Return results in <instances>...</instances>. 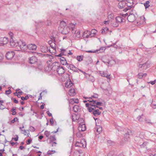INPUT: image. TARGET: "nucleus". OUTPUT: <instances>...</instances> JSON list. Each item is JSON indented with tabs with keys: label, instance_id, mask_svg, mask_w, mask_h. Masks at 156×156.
<instances>
[{
	"label": "nucleus",
	"instance_id": "obj_1",
	"mask_svg": "<svg viewBox=\"0 0 156 156\" xmlns=\"http://www.w3.org/2000/svg\"><path fill=\"white\" fill-rule=\"evenodd\" d=\"M88 101L89 102L88 103L85 104V105L87 107V108L88 111L91 112L95 109L96 106L95 104L96 103V100L92 99L91 100H88Z\"/></svg>",
	"mask_w": 156,
	"mask_h": 156
},
{
	"label": "nucleus",
	"instance_id": "obj_2",
	"mask_svg": "<svg viewBox=\"0 0 156 156\" xmlns=\"http://www.w3.org/2000/svg\"><path fill=\"white\" fill-rule=\"evenodd\" d=\"M17 50L16 51H24L27 49V45L26 43L23 41H19V44L17 46Z\"/></svg>",
	"mask_w": 156,
	"mask_h": 156
},
{
	"label": "nucleus",
	"instance_id": "obj_3",
	"mask_svg": "<svg viewBox=\"0 0 156 156\" xmlns=\"http://www.w3.org/2000/svg\"><path fill=\"white\" fill-rule=\"evenodd\" d=\"M128 2H120L118 5V7L120 9H122L125 7L126 6L127 7L126 8V9L124 10L125 12L127 10L129 9L130 8V6L129 5Z\"/></svg>",
	"mask_w": 156,
	"mask_h": 156
},
{
	"label": "nucleus",
	"instance_id": "obj_4",
	"mask_svg": "<svg viewBox=\"0 0 156 156\" xmlns=\"http://www.w3.org/2000/svg\"><path fill=\"white\" fill-rule=\"evenodd\" d=\"M59 66L58 63L57 62H54L51 65H49V68H50L51 70L54 71V73L52 75L55 77H56L55 74L56 73V70H57Z\"/></svg>",
	"mask_w": 156,
	"mask_h": 156
},
{
	"label": "nucleus",
	"instance_id": "obj_5",
	"mask_svg": "<svg viewBox=\"0 0 156 156\" xmlns=\"http://www.w3.org/2000/svg\"><path fill=\"white\" fill-rule=\"evenodd\" d=\"M51 38V40H49V47H51V49L53 50L52 53H55L56 44H55L54 37L52 36V37Z\"/></svg>",
	"mask_w": 156,
	"mask_h": 156
},
{
	"label": "nucleus",
	"instance_id": "obj_6",
	"mask_svg": "<svg viewBox=\"0 0 156 156\" xmlns=\"http://www.w3.org/2000/svg\"><path fill=\"white\" fill-rule=\"evenodd\" d=\"M37 59V58L34 56L31 57L29 60V62L31 64H34L35 67H37L38 66Z\"/></svg>",
	"mask_w": 156,
	"mask_h": 156
},
{
	"label": "nucleus",
	"instance_id": "obj_7",
	"mask_svg": "<svg viewBox=\"0 0 156 156\" xmlns=\"http://www.w3.org/2000/svg\"><path fill=\"white\" fill-rule=\"evenodd\" d=\"M61 33L63 34H68L70 31V27L69 25L68 26H66L65 27L59 29Z\"/></svg>",
	"mask_w": 156,
	"mask_h": 156
},
{
	"label": "nucleus",
	"instance_id": "obj_8",
	"mask_svg": "<svg viewBox=\"0 0 156 156\" xmlns=\"http://www.w3.org/2000/svg\"><path fill=\"white\" fill-rule=\"evenodd\" d=\"M15 55L13 51H8L6 54V57L8 60H11L13 58Z\"/></svg>",
	"mask_w": 156,
	"mask_h": 156
},
{
	"label": "nucleus",
	"instance_id": "obj_9",
	"mask_svg": "<svg viewBox=\"0 0 156 156\" xmlns=\"http://www.w3.org/2000/svg\"><path fill=\"white\" fill-rule=\"evenodd\" d=\"M10 43L12 47H16L17 48L19 43V41H18L16 40H14L13 39H10Z\"/></svg>",
	"mask_w": 156,
	"mask_h": 156
},
{
	"label": "nucleus",
	"instance_id": "obj_10",
	"mask_svg": "<svg viewBox=\"0 0 156 156\" xmlns=\"http://www.w3.org/2000/svg\"><path fill=\"white\" fill-rule=\"evenodd\" d=\"M132 135V133L131 131L129 129L127 133L124 135V137L125 140L128 141L130 137Z\"/></svg>",
	"mask_w": 156,
	"mask_h": 156
},
{
	"label": "nucleus",
	"instance_id": "obj_11",
	"mask_svg": "<svg viewBox=\"0 0 156 156\" xmlns=\"http://www.w3.org/2000/svg\"><path fill=\"white\" fill-rule=\"evenodd\" d=\"M127 18L128 21L131 22H134L136 20L135 15L132 13H129Z\"/></svg>",
	"mask_w": 156,
	"mask_h": 156
},
{
	"label": "nucleus",
	"instance_id": "obj_12",
	"mask_svg": "<svg viewBox=\"0 0 156 156\" xmlns=\"http://www.w3.org/2000/svg\"><path fill=\"white\" fill-rule=\"evenodd\" d=\"M65 70L62 66H59L57 70H56L59 76L62 75L65 72Z\"/></svg>",
	"mask_w": 156,
	"mask_h": 156
},
{
	"label": "nucleus",
	"instance_id": "obj_13",
	"mask_svg": "<svg viewBox=\"0 0 156 156\" xmlns=\"http://www.w3.org/2000/svg\"><path fill=\"white\" fill-rule=\"evenodd\" d=\"M0 41L1 44L4 45L8 43L9 41V40L7 37H4L1 38Z\"/></svg>",
	"mask_w": 156,
	"mask_h": 156
},
{
	"label": "nucleus",
	"instance_id": "obj_14",
	"mask_svg": "<svg viewBox=\"0 0 156 156\" xmlns=\"http://www.w3.org/2000/svg\"><path fill=\"white\" fill-rule=\"evenodd\" d=\"M78 130L80 132L86 130L85 125L84 124H80L78 127Z\"/></svg>",
	"mask_w": 156,
	"mask_h": 156
},
{
	"label": "nucleus",
	"instance_id": "obj_15",
	"mask_svg": "<svg viewBox=\"0 0 156 156\" xmlns=\"http://www.w3.org/2000/svg\"><path fill=\"white\" fill-rule=\"evenodd\" d=\"M49 139H50V140L51 142H52V146H56L57 143L55 142H54V141L56 140V138L55 137V136H51L49 137Z\"/></svg>",
	"mask_w": 156,
	"mask_h": 156
},
{
	"label": "nucleus",
	"instance_id": "obj_16",
	"mask_svg": "<svg viewBox=\"0 0 156 156\" xmlns=\"http://www.w3.org/2000/svg\"><path fill=\"white\" fill-rule=\"evenodd\" d=\"M27 48L30 50H34L36 49L37 47L36 45L31 44H29L28 46L27 45Z\"/></svg>",
	"mask_w": 156,
	"mask_h": 156
},
{
	"label": "nucleus",
	"instance_id": "obj_17",
	"mask_svg": "<svg viewBox=\"0 0 156 156\" xmlns=\"http://www.w3.org/2000/svg\"><path fill=\"white\" fill-rule=\"evenodd\" d=\"M75 24L70 23L69 24V27H70V30H71L73 34H76V31L75 28Z\"/></svg>",
	"mask_w": 156,
	"mask_h": 156
},
{
	"label": "nucleus",
	"instance_id": "obj_18",
	"mask_svg": "<svg viewBox=\"0 0 156 156\" xmlns=\"http://www.w3.org/2000/svg\"><path fill=\"white\" fill-rule=\"evenodd\" d=\"M116 21L119 23L124 22L125 21V19L123 18L122 16H118L116 18Z\"/></svg>",
	"mask_w": 156,
	"mask_h": 156
},
{
	"label": "nucleus",
	"instance_id": "obj_19",
	"mask_svg": "<svg viewBox=\"0 0 156 156\" xmlns=\"http://www.w3.org/2000/svg\"><path fill=\"white\" fill-rule=\"evenodd\" d=\"M73 84L70 79L67 81L65 83V87L67 88H70L72 86Z\"/></svg>",
	"mask_w": 156,
	"mask_h": 156
},
{
	"label": "nucleus",
	"instance_id": "obj_20",
	"mask_svg": "<svg viewBox=\"0 0 156 156\" xmlns=\"http://www.w3.org/2000/svg\"><path fill=\"white\" fill-rule=\"evenodd\" d=\"M96 108H95V109L92 112L93 115L95 116L100 115L101 114V112H100L98 109H96Z\"/></svg>",
	"mask_w": 156,
	"mask_h": 156
},
{
	"label": "nucleus",
	"instance_id": "obj_21",
	"mask_svg": "<svg viewBox=\"0 0 156 156\" xmlns=\"http://www.w3.org/2000/svg\"><path fill=\"white\" fill-rule=\"evenodd\" d=\"M99 73L101 76L106 77L108 79L109 78L110 75L107 74L105 72L100 71Z\"/></svg>",
	"mask_w": 156,
	"mask_h": 156
},
{
	"label": "nucleus",
	"instance_id": "obj_22",
	"mask_svg": "<svg viewBox=\"0 0 156 156\" xmlns=\"http://www.w3.org/2000/svg\"><path fill=\"white\" fill-rule=\"evenodd\" d=\"M68 94L70 96H74L76 94L75 90L73 89H70L69 91Z\"/></svg>",
	"mask_w": 156,
	"mask_h": 156
},
{
	"label": "nucleus",
	"instance_id": "obj_23",
	"mask_svg": "<svg viewBox=\"0 0 156 156\" xmlns=\"http://www.w3.org/2000/svg\"><path fill=\"white\" fill-rule=\"evenodd\" d=\"M72 118L73 121H76L79 118V117L76 114L73 113L72 114Z\"/></svg>",
	"mask_w": 156,
	"mask_h": 156
},
{
	"label": "nucleus",
	"instance_id": "obj_24",
	"mask_svg": "<svg viewBox=\"0 0 156 156\" xmlns=\"http://www.w3.org/2000/svg\"><path fill=\"white\" fill-rule=\"evenodd\" d=\"M66 27V23L64 21H62L60 22V27H59V29H61V28H63Z\"/></svg>",
	"mask_w": 156,
	"mask_h": 156
},
{
	"label": "nucleus",
	"instance_id": "obj_25",
	"mask_svg": "<svg viewBox=\"0 0 156 156\" xmlns=\"http://www.w3.org/2000/svg\"><path fill=\"white\" fill-rule=\"evenodd\" d=\"M143 69L144 70L146 69L147 68L149 67L150 64L149 62H146L143 64Z\"/></svg>",
	"mask_w": 156,
	"mask_h": 156
},
{
	"label": "nucleus",
	"instance_id": "obj_26",
	"mask_svg": "<svg viewBox=\"0 0 156 156\" xmlns=\"http://www.w3.org/2000/svg\"><path fill=\"white\" fill-rule=\"evenodd\" d=\"M41 50L42 52L46 53L48 51V47L47 46H42L41 48Z\"/></svg>",
	"mask_w": 156,
	"mask_h": 156
},
{
	"label": "nucleus",
	"instance_id": "obj_27",
	"mask_svg": "<svg viewBox=\"0 0 156 156\" xmlns=\"http://www.w3.org/2000/svg\"><path fill=\"white\" fill-rule=\"evenodd\" d=\"M95 129L96 130V131L97 133L100 134L102 131V128L100 126H97L95 128Z\"/></svg>",
	"mask_w": 156,
	"mask_h": 156
},
{
	"label": "nucleus",
	"instance_id": "obj_28",
	"mask_svg": "<svg viewBox=\"0 0 156 156\" xmlns=\"http://www.w3.org/2000/svg\"><path fill=\"white\" fill-rule=\"evenodd\" d=\"M61 63L63 65H66L67 64V62L66 58L63 57H62L60 58Z\"/></svg>",
	"mask_w": 156,
	"mask_h": 156
},
{
	"label": "nucleus",
	"instance_id": "obj_29",
	"mask_svg": "<svg viewBox=\"0 0 156 156\" xmlns=\"http://www.w3.org/2000/svg\"><path fill=\"white\" fill-rule=\"evenodd\" d=\"M73 109L74 112H77L80 110V108L78 105H76L73 107Z\"/></svg>",
	"mask_w": 156,
	"mask_h": 156
},
{
	"label": "nucleus",
	"instance_id": "obj_30",
	"mask_svg": "<svg viewBox=\"0 0 156 156\" xmlns=\"http://www.w3.org/2000/svg\"><path fill=\"white\" fill-rule=\"evenodd\" d=\"M49 122L51 125L54 126L56 125V122L55 120H54L53 118L49 120Z\"/></svg>",
	"mask_w": 156,
	"mask_h": 156
},
{
	"label": "nucleus",
	"instance_id": "obj_31",
	"mask_svg": "<svg viewBox=\"0 0 156 156\" xmlns=\"http://www.w3.org/2000/svg\"><path fill=\"white\" fill-rule=\"evenodd\" d=\"M108 30V29L107 27H105L104 28L102 29L101 34H105L107 33Z\"/></svg>",
	"mask_w": 156,
	"mask_h": 156
},
{
	"label": "nucleus",
	"instance_id": "obj_32",
	"mask_svg": "<svg viewBox=\"0 0 156 156\" xmlns=\"http://www.w3.org/2000/svg\"><path fill=\"white\" fill-rule=\"evenodd\" d=\"M44 24V23L42 21H39L37 23V24L36 25L37 27H41Z\"/></svg>",
	"mask_w": 156,
	"mask_h": 156
},
{
	"label": "nucleus",
	"instance_id": "obj_33",
	"mask_svg": "<svg viewBox=\"0 0 156 156\" xmlns=\"http://www.w3.org/2000/svg\"><path fill=\"white\" fill-rule=\"evenodd\" d=\"M150 2L148 1H147L144 4V5L146 9L148 8L150 6Z\"/></svg>",
	"mask_w": 156,
	"mask_h": 156
},
{
	"label": "nucleus",
	"instance_id": "obj_34",
	"mask_svg": "<svg viewBox=\"0 0 156 156\" xmlns=\"http://www.w3.org/2000/svg\"><path fill=\"white\" fill-rule=\"evenodd\" d=\"M16 107H13L11 110V112H12V115H15L16 114Z\"/></svg>",
	"mask_w": 156,
	"mask_h": 156
},
{
	"label": "nucleus",
	"instance_id": "obj_35",
	"mask_svg": "<svg viewBox=\"0 0 156 156\" xmlns=\"http://www.w3.org/2000/svg\"><path fill=\"white\" fill-rule=\"evenodd\" d=\"M18 120L19 119L15 117L11 121V123H10V124L11 125L12 123H14L15 122L18 121Z\"/></svg>",
	"mask_w": 156,
	"mask_h": 156
},
{
	"label": "nucleus",
	"instance_id": "obj_36",
	"mask_svg": "<svg viewBox=\"0 0 156 156\" xmlns=\"http://www.w3.org/2000/svg\"><path fill=\"white\" fill-rule=\"evenodd\" d=\"M96 103L95 104V105L96 106V108H98V105L101 106L102 104V103L100 102L97 101L96 100Z\"/></svg>",
	"mask_w": 156,
	"mask_h": 156
},
{
	"label": "nucleus",
	"instance_id": "obj_37",
	"mask_svg": "<svg viewBox=\"0 0 156 156\" xmlns=\"http://www.w3.org/2000/svg\"><path fill=\"white\" fill-rule=\"evenodd\" d=\"M97 30L95 29H93L91 30V35H93V36H94V35L95 34L97 33Z\"/></svg>",
	"mask_w": 156,
	"mask_h": 156
},
{
	"label": "nucleus",
	"instance_id": "obj_38",
	"mask_svg": "<svg viewBox=\"0 0 156 156\" xmlns=\"http://www.w3.org/2000/svg\"><path fill=\"white\" fill-rule=\"evenodd\" d=\"M112 25L114 27H117L118 26L119 24L117 22H113L112 23Z\"/></svg>",
	"mask_w": 156,
	"mask_h": 156
},
{
	"label": "nucleus",
	"instance_id": "obj_39",
	"mask_svg": "<svg viewBox=\"0 0 156 156\" xmlns=\"http://www.w3.org/2000/svg\"><path fill=\"white\" fill-rule=\"evenodd\" d=\"M105 47H101V48H100L99 49L96 50V52H98L99 51H100V52H102L103 51H104V50H105Z\"/></svg>",
	"mask_w": 156,
	"mask_h": 156
},
{
	"label": "nucleus",
	"instance_id": "obj_40",
	"mask_svg": "<svg viewBox=\"0 0 156 156\" xmlns=\"http://www.w3.org/2000/svg\"><path fill=\"white\" fill-rule=\"evenodd\" d=\"M83 145L82 144L78 142H76L75 144V146L76 147H81L83 146Z\"/></svg>",
	"mask_w": 156,
	"mask_h": 156
},
{
	"label": "nucleus",
	"instance_id": "obj_41",
	"mask_svg": "<svg viewBox=\"0 0 156 156\" xmlns=\"http://www.w3.org/2000/svg\"><path fill=\"white\" fill-rule=\"evenodd\" d=\"M76 36L77 38H79L81 37V35L80 34V32L79 31H76Z\"/></svg>",
	"mask_w": 156,
	"mask_h": 156
},
{
	"label": "nucleus",
	"instance_id": "obj_42",
	"mask_svg": "<svg viewBox=\"0 0 156 156\" xmlns=\"http://www.w3.org/2000/svg\"><path fill=\"white\" fill-rule=\"evenodd\" d=\"M83 56L82 55L77 56V59L79 61H81L83 60Z\"/></svg>",
	"mask_w": 156,
	"mask_h": 156
},
{
	"label": "nucleus",
	"instance_id": "obj_43",
	"mask_svg": "<svg viewBox=\"0 0 156 156\" xmlns=\"http://www.w3.org/2000/svg\"><path fill=\"white\" fill-rule=\"evenodd\" d=\"M48 61L47 62V67H45V71L46 72H48V70H49V65L48 64Z\"/></svg>",
	"mask_w": 156,
	"mask_h": 156
},
{
	"label": "nucleus",
	"instance_id": "obj_44",
	"mask_svg": "<svg viewBox=\"0 0 156 156\" xmlns=\"http://www.w3.org/2000/svg\"><path fill=\"white\" fill-rule=\"evenodd\" d=\"M76 136L77 137L79 138H80L82 136V134H81V133H80V132L79 131V132L76 133Z\"/></svg>",
	"mask_w": 156,
	"mask_h": 156
},
{
	"label": "nucleus",
	"instance_id": "obj_45",
	"mask_svg": "<svg viewBox=\"0 0 156 156\" xmlns=\"http://www.w3.org/2000/svg\"><path fill=\"white\" fill-rule=\"evenodd\" d=\"M29 98V96L28 95L26 96L25 97H21V99L23 101L25 100H27Z\"/></svg>",
	"mask_w": 156,
	"mask_h": 156
},
{
	"label": "nucleus",
	"instance_id": "obj_46",
	"mask_svg": "<svg viewBox=\"0 0 156 156\" xmlns=\"http://www.w3.org/2000/svg\"><path fill=\"white\" fill-rule=\"evenodd\" d=\"M76 67L73 65L70 64L69 65L68 68L70 69H73V68H75Z\"/></svg>",
	"mask_w": 156,
	"mask_h": 156
},
{
	"label": "nucleus",
	"instance_id": "obj_47",
	"mask_svg": "<svg viewBox=\"0 0 156 156\" xmlns=\"http://www.w3.org/2000/svg\"><path fill=\"white\" fill-rule=\"evenodd\" d=\"M29 129L30 131L32 132L34 131L35 130V128L32 126H30Z\"/></svg>",
	"mask_w": 156,
	"mask_h": 156
},
{
	"label": "nucleus",
	"instance_id": "obj_48",
	"mask_svg": "<svg viewBox=\"0 0 156 156\" xmlns=\"http://www.w3.org/2000/svg\"><path fill=\"white\" fill-rule=\"evenodd\" d=\"M145 121L147 123H148L149 124H151L152 125L153 124L152 122H151V120L149 119H145Z\"/></svg>",
	"mask_w": 156,
	"mask_h": 156
},
{
	"label": "nucleus",
	"instance_id": "obj_49",
	"mask_svg": "<svg viewBox=\"0 0 156 156\" xmlns=\"http://www.w3.org/2000/svg\"><path fill=\"white\" fill-rule=\"evenodd\" d=\"M3 57V54L1 53H0V62H1L2 60Z\"/></svg>",
	"mask_w": 156,
	"mask_h": 156
},
{
	"label": "nucleus",
	"instance_id": "obj_50",
	"mask_svg": "<svg viewBox=\"0 0 156 156\" xmlns=\"http://www.w3.org/2000/svg\"><path fill=\"white\" fill-rule=\"evenodd\" d=\"M11 93V91L10 89L6 90L5 91V93L6 94H9Z\"/></svg>",
	"mask_w": 156,
	"mask_h": 156
},
{
	"label": "nucleus",
	"instance_id": "obj_51",
	"mask_svg": "<svg viewBox=\"0 0 156 156\" xmlns=\"http://www.w3.org/2000/svg\"><path fill=\"white\" fill-rule=\"evenodd\" d=\"M12 100L16 104H17L18 103V101L16 100L15 98H12Z\"/></svg>",
	"mask_w": 156,
	"mask_h": 156
},
{
	"label": "nucleus",
	"instance_id": "obj_52",
	"mask_svg": "<svg viewBox=\"0 0 156 156\" xmlns=\"http://www.w3.org/2000/svg\"><path fill=\"white\" fill-rule=\"evenodd\" d=\"M32 141V140L31 139V138H30V139L26 141L27 144H30L31 143Z\"/></svg>",
	"mask_w": 156,
	"mask_h": 156
},
{
	"label": "nucleus",
	"instance_id": "obj_53",
	"mask_svg": "<svg viewBox=\"0 0 156 156\" xmlns=\"http://www.w3.org/2000/svg\"><path fill=\"white\" fill-rule=\"evenodd\" d=\"M138 76L139 78H142L143 77V73H140L138 74Z\"/></svg>",
	"mask_w": 156,
	"mask_h": 156
},
{
	"label": "nucleus",
	"instance_id": "obj_54",
	"mask_svg": "<svg viewBox=\"0 0 156 156\" xmlns=\"http://www.w3.org/2000/svg\"><path fill=\"white\" fill-rule=\"evenodd\" d=\"M44 134L47 137H48L49 136V132L48 131H45L44 133Z\"/></svg>",
	"mask_w": 156,
	"mask_h": 156
},
{
	"label": "nucleus",
	"instance_id": "obj_55",
	"mask_svg": "<svg viewBox=\"0 0 156 156\" xmlns=\"http://www.w3.org/2000/svg\"><path fill=\"white\" fill-rule=\"evenodd\" d=\"M73 99L74 100L73 102H74L75 103H79V100L78 99L75 98H73Z\"/></svg>",
	"mask_w": 156,
	"mask_h": 156
},
{
	"label": "nucleus",
	"instance_id": "obj_56",
	"mask_svg": "<svg viewBox=\"0 0 156 156\" xmlns=\"http://www.w3.org/2000/svg\"><path fill=\"white\" fill-rule=\"evenodd\" d=\"M143 116V114H142L141 115H139L138 117H137V119H138V120L139 121H141L140 120V119Z\"/></svg>",
	"mask_w": 156,
	"mask_h": 156
},
{
	"label": "nucleus",
	"instance_id": "obj_57",
	"mask_svg": "<svg viewBox=\"0 0 156 156\" xmlns=\"http://www.w3.org/2000/svg\"><path fill=\"white\" fill-rule=\"evenodd\" d=\"M156 82V80H155L154 81H151L149 83L153 85L155 84Z\"/></svg>",
	"mask_w": 156,
	"mask_h": 156
},
{
	"label": "nucleus",
	"instance_id": "obj_58",
	"mask_svg": "<svg viewBox=\"0 0 156 156\" xmlns=\"http://www.w3.org/2000/svg\"><path fill=\"white\" fill-rule=\"evenodd\" d=\"M71 70L74 71V72H78V70H79V69L76 67L75 68H73V69Z\"/></svg>",
	"mask_w": 156,
	"mask_h": 156
},
{
	"label": "nucleus",
	"instance_id": "obj_59",
	"mask_svg": "<svg viewBox=\"0 0 156 156\" xmlns=\"http://www.w3.org/2000/svg\"><path fill=\"white\" fill-rule=\"evenodd\" d=\"M128 15H129V14L128 13H126L125 14H122V16L123 17H123L125 18L126 16L128 17Z\"/></svg>",
	"mask_w": 156,
	"mask_h": 156
},
{
	"label": "nucleus",
	"instance_id": "obj_60",
	"mask_svg": "<svg viewBox=\"0 0 156 156\" xmlns=\"http://www.w3.org/2000/svg\"><path fill=\"white\" fill-rule=\"evenodd\" d=\"M19 90H20V89H16V92L15 93H14L13 94L14 95H15V96H17V95L18 94V91Z\"/></svg>",
	"mask_w": 156,
	"mask_h": 156
},
{
	"label": "nucleus",
	"instance_id": "obj_61",
	"mask_svg": "<svg viewBox=\"0 0 156 156\" xmlns=\"http://www.w3.org/2000/svg\"><path fill=\"white\" fill-rule=\"evenodd\" d=\"M18 136L17 135H16V137L15 138H12V140H14L15 141H17L18 140Z\"/></svg>",
	"mask_w": 156,
	"mask_h": 156
},
{
	"label": "nucleus",
	"instance_id": "obj_62",
	"mask_svg": "<svg viewBox=\"0 0 156 156\" xmlns=\"http://www.w3.org/2000/svg\"><path fill=\"white\" fill-rule=\"evenodd\" d=\"M73 101H74V100H73V98L71 99L69 101V104H73L74 103H75L74 102H73Z\"/></svg>",
	"mask_w": 156,
	"mask_h": 156
},
{
	"label": "nucleus",
	"instance_id": "obj_63",
	"mask_svg": "<svg viewBox=\"0 0 156 156\" xmlns=\"http://www.w3.org/2000/svg\"><path fill=\"white\" fill-rule=\"evenodd\" d=\"M92 98H98V95L97 94H95L94 95L92 96Z\"/></svg>",
	"mask_w": 156,
	"mask_h": 156
},
{
	"label": "nucleus",
	"instance_id": "obj_64",
	"mask_svg": "<svg viewBox=\"0 0 156 156\" xmlns=\"http://www.w3.org/2000/svg\"><path fill=\"white\" fill-rule=\"evenodd\" d=\"M112 156H124V155L123 154L121 153L120 154H119L117 155L116 154H113V155L112 154Z\"/></svg>",
	"mask_w": 156,
	"mask_h": 156
}]
</instances>
